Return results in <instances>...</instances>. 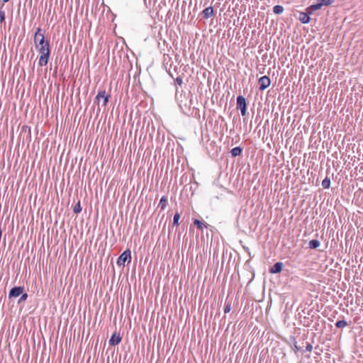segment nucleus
Returning a JSON list of instances; mask_svg holds the SVG:
<instances>
[{"label":"nucleus","instance_id":"nucleus-1","mask_svg":"<svg viewBox=\"0 0 363 363\" xmlns=\"http://www.w3.org/2000/svg\"><path fill=\"white\" fill-rule=\"evenodd\" d=\"M35 48L37 51L40 53V57L38 60V65L40 67L45 66L49 60L51 50L50 46V41L48 40H43L41 43L35 44Z\"/></svg>","mask_w":363,"mask_h":363},{"label":"nucleus","instance_id":"nucleus-2","mask_svg":"<svg viewBox=\"0 0 363 363\" xmlns=\"http://www.w3.org/2000/svg\"><path fill=\"white\" fill-rule=\"evenodd\" d=\"M270 91L267 92V94L265 97L264 103L260 102L259 106L261 108H263V113L266 115L267 118L268 116H272V111L270 110V108L272 107V104H271V94H269Z\"/></svg>","mask_w":363,"mask_h":363},{"label":"nucleus","instance_id":"nucleus-3","mask_svg":"<svg viewBox=\"0 0 363 363\" xmlns=\"http://www.w3.org/2000/svg\"><path fill=\"white\" fill-rule=\"evenodd\" d=\"M130 261L131 252L129 249H127L119 256L116 263L118 266H124L125 262H130Z\"/></svg>","mask_w":363,"mask_h":363},{"label":"nucleus","instance_id":"nucleus-4","mask_svg":"<svg viewBox=\"0 0 363 363\" xmlns=\"http://www.w3.org/2000/svg\"><path fill=\"white\" fill-rule=\"evenodd\" d=\"M237 108L240 110L241 115L245 116L247 113V102L246 99L242 96L237 97Z\"/></svg>","mask_w":363,"mask_h":363},{"label":"nucleus","instance_id":"nucleus-5","mask_svg":"<svg viewBox=\"0 0 363 363\" xmlns=\"http://www.w3.org/2000/svg\"><path fill=\"white\" fill-rule=\"evenodd\" d=\"M109 95L106 94L105 90L99 91L96 96V100L98 101V104H99V100L102 99V106H106L108 99H109Z\"/></svg>","mask_w":363,"mask_h":363},{"label":"nucleus","instance_id":"nucleus-6","mask_svg":"<svg viewBox=\"0 0 363 363\" xmlns=\"http://www.w3.org/2000/svg\"><path fill=\"white\" fill-rule=\"evenodd\" d=\"M271 84V80L269 77L267 76H263L261 78H259L258 81L259 84V89L260 90H264L266 88H267Z\"/></svg>","mask_w":363,"mask_h":363},{"label":"nucleus","instance_id":"nucleus-7","mask_svg":"<svg viewBox=\"0 0 363 363\" xmlns=\"http://www.w3.org/2000/svg\"><path fill=\"white\" fill-rule=\"evenodd\" d=\"M23 292V286H14L13 287L9 293V298H16L19 296Z\"/></svg>","mask_w":363,"mask_h":363},{"label":"nucleus","instance_id":"nucleus-8","mask_svg":"<svg viewBox=\"0 0 363 363\" xmlns=\"http://www.w3.org/2000/svg\"><path fill=\"white\" fill-rule=\"evenodd\" d=\"M121 337L120 336V335L118 334L117 333H114L111 335V337L108 341V343H109V345L115 346L116 345H118L121 342Z\"/></svg>","mask_w":363,"mask_h":363},{"label":"nucleus","instance_id":"nucleus-9","mask_svg":"<svg viewBox=\"0 0 363 363\" xmlns=\"http://www.w3.org/2000/svg\"><path fill=\"white\" fill-rule=\"evenodd\" d=\"M311 13L308 11L306 12H300L298 16V20L303 24L308 23L310 22V16Z\"/></svg>","mask_w":363,"mask_h":363},{"label":"nucleus","instance_id":"nucleus-10","mask_svg":"<svg viewBox=\"0 0 363 363\" xmlns=\"http://www.w3.org/2000/svg\"><path fill=\"white\" fill-rule=\"evenodd\" d=\"M265 130L267 128L268 131L266 133L265 142H267V145L269 146V141H272V133H270L269 130V118H267L266 120V123L264 125Z\"/></svg>","mask_w":363,"mask_h":363},{"label":"nucleus","instance_id":"nucleus-11","mask_svg":"<svg viewBox=\"0 0 363 363\" xmlns=\"http://www.w3.org/2000/svg\"><path fill=\"white\" fill-rule=\"evenodd\" d=\"M42 39L45 40L44 35L41 33V28L39 27L34 35V44L38 43V42L41 43Z\"/></svg>","mask_w":363,"mask_h":363},{"label":"nucleus","instance_id":"nucleus-12","mask_svg":"<svg viewBox=\"0 0 363 363\" xmlns=\"http://www.w3.org/2000/svg\"><path fill=\"white\" fill-rule=\"evenodd\" d=\"M202 14L205 18H208L213 15V9L211 6L206 8L203 11Z\"/></svg>","mask_w":363,"mask_h":363},{"label":"nucleus","instance_id":"nucleus-13","mask_svg":"<svg viewBox=\"0 0 363 363\" xmlns=\"http://www.w3.org/2000/svg\"><path fill=\"white\" fill-rule=\"evenodd\" d=\"M321 7H322L321 4H320V3H318V4H313V5H311L310 6H308L306 9V11H308L311 14H312V13L313 11L320 9Z\"/></svg>","mask_w":363,"mask_h":363},{"label":"nucleus","instance_id":"nucleus-14","mask_svg":"<svg viewBox=\"0 0 363 363\" xmlns=\"http://www.w3.org/2000/svg\"><path fill=\"white\" fill-rule=\"evenodd\" d=\"M194 224L197 227L198 229L202 230L203 228H207L208 224L203 223L198 219L194 220Z\"/></svg>","mask_w":363,"mask_h":363},{"label":"nucleus","instance_id":"nucleus-15","mask_svg":"<svg viewBox=\"0 0 363 363\" xmlns=\"http://www.w3.org/2000/svg\"><path fill=\"white\" fill-rule=\"evenodd\" d=\"M167 205V198L164 196L161 198L158 207L160 208L162 211L164 210Z\"/></svg>","mask_w":363,"mask_h":363},{"label":"nucleus","instance_id":"nucleus-16","mask_svg":"<svg viewBox=\"0 0 363 363\" xmlns=\"http://www.w3.org/2000/svg\"><path fill=\"white\" fill-rule=\"evenodd\" d=\"M242 152V149L240 147H235L231 150L230 153L233 157H237L240 155Z\"/></svg>","mask_w":363,"mask_h":363},{"label":"nucleus","instance_id":"nucleus-17","mask_svg":"<svg viewBox=\"0 0 363 363\" xmlns=\"http://www.w3.org/2000/svg\"><path fill=\"white\" fill-rule=\"evenodd\" d=\"M320 245V242L318 240H311L308 242V247L311 249H316Z\"/></svg>","mask_w":363,"mask_h":363},{"label":"nucleus","instance_id":"nucleus-18","mask_svg":"<svg viewBox=\"0 0 363 363\" xmlns=\"http://www.w3.org/2000/svg\"><path fill=\"white\" fill-rule=\"evenodd\" d=\"M283 268V263L282 262H277L274 264V274H277L280 272L282 270Z\"/></svg>","mask_w":363,"mask_h":363},{"label":"nucleus","instance_id":"nucleus-19","mask_svg":"<svg viewBox=\"0 0 363 363\" xmlns=\"http://www.w3.org/2000/svg\"><path fill=\"white\" fill-rule=\"evenodd\" d=\"M347 322L345 320H338L335 323V326L337 328H343L347 325Z\"/></svg>","mask_w":363,"mask_h":363},{"label":"nucleus","instance_id":"nucleus-20","mask_svg":"<svg viewBox=\"0 0 363 363\" xmlns=\"http://www.w3.org/2000/svg\"><path fill=\"white\" fill-rule=\"evenodd\" d=\"M322 186L323 189H328L330 186V179L325 177L322 182Z\"/></svg>","mask_w":363,"mask_h":363},{"label":"nucleus","instance_id":"nucleus-21","mask_svg":"<svg viewBox=\"0 0 363 363\" xmlns=\"http://www.w3.org/2000/svg\"><path fill=\"white\" fill-rule=\"evenodd\" d=\"M82 211V207L80 204V201L78 200L77 203L75 204V206L73 208V212L74 213H79Z\"/></svg>","mask_w":363,"mask_h":363},{"label":"nucleus","instance_id":"nucleus-22","mask_svg":"<svg viewBox=\"0 0 363 363\" xmlns=\"http://www.w3.org/2000/svg\"><path fill=\"white\" fill-rule=\"evenodd\" d=\"M180 213L179 212H176L173 218V225H179V220L180 219Z\"/></svg>","mask_w":363,"mask_h":363},{"label":"nucleus","instance_id":"nucleus-23","mask_svg":"<svg viewBox=\"0 0 363 363\" xmlns=\"http://www.w3.org/2000/svg\"><path fill=\"white\" fill-rule=\"evenodd\" d=\"M284 8L282 6L277 5L274 6V13L280 14L283 12Z\"/></svg>","mask_w":363,"mask_h":363},{"label":"nucleus","instance_id":"nucleus-24","mask_svg":"<svg viewBox=\"0 0 363 363\" xmlns=\"http://www.w3.org/2000/svg\"><path fill=\"white\" fill-rule=\"evenodd\" d=\"M321 6H329L332 4L334 0H318Z\"/></svg>","mask_w":363,"mask_h":363},{"label":"nucleus","instance_id":"nucleus-25","mask_svg":"<svg viewBox=\"0 0 363 363\" xmlns=\"http://www.w3.org/2000/svg\"><path fill=\"white\" fill-rule=\"evenodd\" d=\"M231 310V303L226 301L224 306V313H228Z\"/></svg>","mask_w":363,"mask_h":363},{"label":"nucleus","instance_id":"nucleus-26","mask_svg":"<svg viewBox=\"0 0 363 363\" xmlns=\"http://www.w3.org/2000/svg\"><path fill=\"white\" fill-rule=\"evenodd\" d=\"M21 296L18 301V303H21L22 301H25L28 298V294L26 293H22Z\"/></svg>","mask_w":363,"mask_h":363},{"label":"nucleus","instance_id":"nucleus-27","mask_svg":"<svg viewBox=\"0 0 363 363\" xmlns=\"http://www.w3.org/2000/svg\"><path fill=\"white\" fill-rule=\"evenodd\" d=\"M5 12L4 11L0 10V22L5 21Z\"/></svg>","mask_w":363,"mask_h":363},{"label":"nucleus","instance_id":"nucleus-28","mask_svg":"<svg viewBox=\"0 0 363 363\" xmlns=\"http://www.w3.org/2000/svg\"><path fill=\"white\" fill-rule=\"evenodd\" d=\"M177 84L179 86H182V84H183V80H182V78L180 77H177L175 79Z\"/></svg>","mask_w":363,"mask_h":363},{"label":"nucleus","instance_id":"nucleus-29","mask_svg":"<svg viewBox=\"0 0 363 363\" xmlns=\"http://www.w3.org/2000/svg\"><path fill=\"white\" fill-rule=\"evenodd\" d=\"M313 350V345L311 343H307L306 346V350L308 352H311Z\"/></svg>","mask_w":363,"mask_h":363},{"label":"nucleus","instance_id":"nucleus-30","mask_svg":"<svg viewBox=\"0 0 363 363\" xmlns=\"http://www.w3.org/2000/svg\"><path fill=\"white\" fill-rule=\"evenodd\" d=\"M269 272L272 273V267H269Z\"/></svg>","mask_w":363,"mask_h":363},{"label":"nucleus","instance_id":"nucleus-31","mask_svg":"<svg viewBox=\"0 0 363 363\" xmlns=\"http://www.w3.org/2000/svg\"><path fill=\"white\" fill-rule=\"evenodd\" d=\"M4 3H6L8 1H9L10 0H2Z\"/></svg>","mask_w":363,"mask_h":363}]
</instances>
